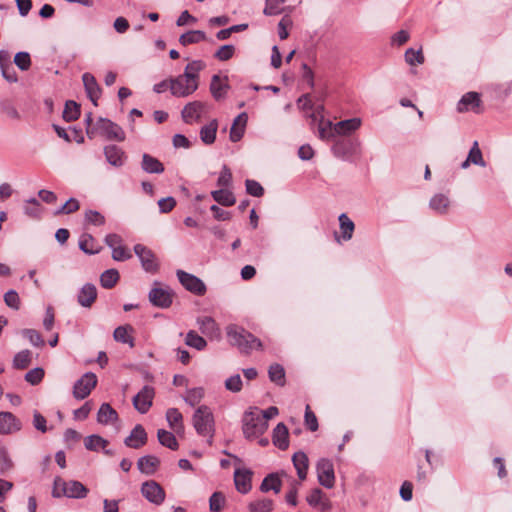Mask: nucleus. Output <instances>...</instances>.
Masks as SVG:
<instances>
[{
	"label": "nucleus",
	"mask_w": 512,
	"mask_h": 512,
	"mask_svg": "<svg viewBox=\"0 0 512 512\" xmlns=\"http://www.w3.org/2000/svg\"><path fill=\"white\" fill-rule=\"evenodd\" d=\"M104 155L109 164L114 167H121L124 165L127 156L122 148L116 145H107L104 147Z\"/></svg>",
	"instance_id": "nucleus-20"
},
{
	"label": "nucleus",
	"mask_w": 512,
	"mask_h": 512,
	"mask_svg": "<svg viewBox=\"0 0 512 512\" xmlns=\"http://www.w3.org/2000/svg\"><path fill=\"white\" fill-rule=\"evenodd\" d=\"M85 219L88 223L93 224L95 226H102L105 224V217L95 210H88L85 213Z\"/></svg>",
	"instance_id": "nucleus-63"
},
{
	"label": "nucleus",
	"mask_w": 512,
	"mask_h": 512,
	"mask_svg": "<svg viewBox=\"0 0 512 512\" xmlns=\"http://www.w3.org/2000/svg\"><path fill=\"white\" fill-rule=\"evenodd\" d=\"M323 492L319 488L313 489L307 496L306 500L312 507L320 506L323 511L329 509V503L327 500L323 501Z\"/></svg>",
	"instance_id": "nucleus-40"
},
{
	"label": "nucleus",
	"mask_w": 512,
	"mask_h": 512,
	"mask_svg": "<svg viewBox=\"0 0 512 512\" xmlns=\"http://www.w3.org/2000/svg\"><path fill=\"white\" fill-rule=\"evenodd\" d=\"M297 475L300 480H305L308 470V457L304 452H296L292 458Z\"/></svg>",
	"instance_id": "nucleus-33"
},
{
	"label": "nucleus",
	"mask_w": 512,
	"mask_h": 512,
	"mask_svg": "<svg viewBox=\"0 0 512 512\" xmlns=\"http://www.w3.org/2000/svg\"><path fill=\"white\" fill-rule=\"evenodd\" d=\"M21 421L11 412H0V434L7 435L20 431Z\"/></svg>",
	"instance_id": "nucleus-15"
},
{
	"label": "nucleus",
	"mask_w": 512,
	"mask_h": 512,
	"mask_svg": "<svg viewBox=\"0 0 512 512\" xmlns=\"http://www.w3.org/2000/svg\"><path fill=\"white\" fill-rule=\"evenodd\" d=\"M24 213L34 219H39L42 213V207L36 198H30L25 201Z\"/></svg>",
	"instance_id": "nucleus-46"
},
{
	"label": "nucleus",
	"mask_w": 512,
	"mask_h": 512,
	"mask_svg": "<svg viewBox=\"0 0 512 512\" xmlns=\"http://www.w3.org/2000/svg\"><path fill=\"white\" fill-rule=\"evenodd\" d=\"M288 428L284 423H278L273 429L272 442L280 450H286L289 446Z\"/></svg>",
	"instance_id": "nucleus-23"
},
{
	"label": "nucleus",
	"mask_w": 512,
	"mask_h": 512,
	"mask_svg": "<svg viewBox=\"0 0 512 512\" xmlns=\"http://www.w3.org/2000/svg\"><path fill=\"white\" fill-rule=\"evenodd\" d=\"M185 343L186 345L195 348L199 351L205 349V347L207 346L206 340L193 330L189 331L186 334Z\"/></svg>",
	"instance_id": "nucleus-48"
},
{
	"label": "nucleus",
	"mask_w": 512,
	"mask_h": 512,
	"mask_svg": "<svg viewBox=\"0 0 512 512\" xmlns=\"http://www.w3.org/2000/svg\"><path fill=\"white\" fill-rule=\"evenodd\" d=\"M229 89L227 78H221L219 75H213L210 83V91L216 100H221L226 96Z\"/></svg>",
	"instance_id": "nucleus-24"
},
{
	"label": "nucleus",
	"mask_w": 512,
	"mask_h": 512,
	"mask_svg": "<svg viewBox=\"0 0 512 512\" xmlns=\"http://www.w3.org/2000/svg\"><path fill=\"white\" fill-rule=\"evenodd\" d=\"M80 116V106L72 100L65 103L63 119L67 122L75 121Z\"/></svg>",
	"instance_id": "nucleus-45"
},
{
	"label": "nucleus",
	"mask_w": 512,
	"mask_h": 512,
	"mask_svg": "<svg viewBox=\"0 0 512 512\" xmlns=\"http://www.w3.org/2000/svg\"><path fill=\"white\" fill-rule=\"evenodd\" d=\"M157 438L162 446L167 447L171 450H177L179 447L178 441L172 432H169L164 429H159L157 431Z\"/></svg>",
	"instance_id": "nucleus-36"
},
{
	"label": "nucleus",
	"mask_w": 512,
	"mask_h": 512,
	"mask_svg": "<svg viewBox=\"0 0 512 512\" xmlns=\"http://www.w3.org/2000/svg\"><path fill=\"white\" fill-rule=\"evenodd\" d=\"M204 396V390L201 387H196L187 390L186 395L184 397V401L190 406L194 407L200 403Z\"/></svg>",
	"instance_id": "nucleus-49"
},
{
	"label": "nucleus",
	"mask_w": 512,
	"mask_h": 512,
	"mask_svg": "<svg viewBox=\"0 0 512 512\" xmlns=\"http://www.w3.org/2000/svg\"><path fill=\"white\" fill-rule=\"evenodd\" d=\"M246 191L254 197H261L264 194V189L261 184L255 180L247 179L245 181Z\"/></svg>",
	"instance_id": "nucleus-59"
},
{
	"label": "nucleus",
	"mask_w": 512,
	"mask_h": 512,
	"mask_svg": "<svg viewBox=\"0 0 512 512\" xmlns=\"http://www.w3.org/2000/svg\"><path fill=\"white\" fill-rule=\"evenodd\" d=\"M197 88V82L189 81L181 75L170 79V91L175 97H187L194 93Z\"/></svg>",
	"instance_id": "nucleus-12"
},
{
	"label": "nucleus",
	"mask_w": 512,
	"mask_h": 512,
	"mask_svg": "<svg viewBox=\"0 0 512 512\" xmlns=\"http://www.w3.org/2000/svg\"><path fill=\"white\" fill-rule=\"evenodd\" d=\"M204 68V64L200 60H194L187 64L184 73L181 75L189 81L197 82L199 80V72Z\"/></svg>",
	"instance_id": "nucleus-35"
},
{
	"label": "nucleus",
	"mask_w": 512,
	"mask_h": 512,
	"mask_svg": "<svg viewBox=\"0 0 512 512\" xmlns=\"http://www.w3.org/2000/svg\"><path fill=\"white\" fill-rule=\"evenodd\" d=\"M339 224L343 240H350L355 228L353 221L345 213H342L339 216Z\"/></svg>",
	"instance_id": "nucleus-39"
},
{
	"label": "nucleus",
	"mask_w": 512,
	"mask_h": 512,
	"mask_svg": "<svg viewBox=\"0 0 512 512\" xmlns=\"http://www.w3.org/2000/svg\"><path fill=\"white\" fill-rule=\"evenodd\" d=\"M206 110V104L201 101H193L186 104L181 112L182 120L186 124L200 121Z\"/></svg>",
	"instance_id": "nucleus-14"
},
{
	"label": "nucleus",
	"mask_w": 512,
	"mask_h": 512,
	"mask_svg": "<svg viewBox=\"0 0 512 512\" xmlns=\"http://www.w3.org/2000/svg\"><path fill=\"white\" fill-rule=\"evenodd\" d=\"M143 497L155 505H161L166 497L164 489L155 480H148L141 485Z\"/></svg>",
	"instance_id": "nucleus-10"
},
{
	"label": "nucleus",
	"mask_w": 512,
	"mask_h": 512,
	"mask_svg": "<svg viewBox=\"0 0 512 512\" xmlns=\"http://www.w3.org/2000/svg\"><path fill=\"white\" fill-rule=\"evenodd\" d=\"M31 352L29 350H22L18 352L13 359V366L16 369H25L30 365Z\"/></svg>",
	"instance_id": "nucleus-50"
},
{
	"label": "nucleus",
	"mask_w": 512,
	"mask_h": 512,
	"mask_svg": "<svg viewBox=\"0 0 512 512\" xmlns=\"http://www.w3.org/2000/svg\"><path fill=\"white\" fill-rule=\"evenodd\" d=\"M467 158L474 165L485 166V161L483 160L482 152L479 149L477 141L473 143Z\"/></svg>",
	"instance_id": "nucleus-53"
},
{
	"label": "nucleus",
	"mask_w": 512,
	"mask_h": 512,
	"mask_svg": "<svg viewBox=\"0 0 512 512\" xmlns=\"http://www.w3.org/2000/svg\"><path fill=\"white\" fill-rule=\"evenodd\" d=\"M14 63L22 71H26L31 66L30 55L27 52H18L14 57Z\"/></svg>",
	"instance_id": "nucleus-58"
},
{
	"label": "nucleus",
	"mask_w": 512,
	"mask_h": 512,
	"mask_svg": "<svg viewBox=\"0 0 512 512\" xmlns=\"http://www.w3.org/2000/svg\"><path fill=\"white\" fill-rule=\"evenodd\" d=\"M5 304L15 310L20 308V298L15 290H9L4 295Z\"/></svg>",
	"instance_id": "nucleus-61"
},
{
	"label": "nucleus",
	"mask_w": 512,
	"mask_h": 512,
	"mask_svg": "<svg viewBox=\"0 0 512 512\" xmlns=\"http://www.w3.org/2000/svg\"><path fill=\"white\" fill-rule=\"evenodd\" d=\"M166 420L172 430L176 432L184 430L183 416L177 408H169L166 411Z\"/></svg>",
	"instance_id": "nucleus-32"
},
{
	"label": "nucleus",
	"mask_w": 512,
	"mask_h": 512,
	"mask_svg": "<svg viewBox=\"0 0 512 512\" xmlns=\"http://www.w3.org/2000/svg\"><path fill=\"white\" fill-rule=\"evenodd\" d=\"M82 81L88 98L95 106H97V101L101 96V88L97 83L95 77L90 73H84L82 75Z\"/></svg>",
	"instance_id": "nucleus-19"
},
{
	"label": "nucleus",
	"mask_w": 512,
	"mask_h": 512,
	"mask_svg": "<svg viewBox=\"0 0 512 512\" xmlns=\"http://www.w3.org/2000/svg\"><path fill=\"white\" fill-rule=\"evenodd\" d=\"M226 332L229 343L237 347L241 353L249 354L254 349L262 348L260 339L242 327L230 325L227 327Z\"/></svg>",
	"instance_id": "nucleus-1"
},
{
	"label": "nucleus",
	"mask_w": 512,
	"mask_h": 512,
	"mask_svg": "<svg viewBox=\"0 0 512 512\" xmlns=\"http://www.w3.org/2000/svg\"><path fill=\"white\" fill-rule=\"evenodd\" d=\"M108 441L99 435H89L84 439V446L89 451L105 449Z\"/></svg>",
	"instance_id": "nucleus-43"
},
{
	"label": "nucleus",
	"mask_w": 512,
	"mask_h": 512,
	"mask_svg": "<svg viewBox=\"0 0 512 512\" xmlns=\"http://www.w3.org/2000/svg\"><path fill=\"white\" fill-rule=\"evenodd\" d=\"M95 131L105 136L108 140H116L120 142L125 140V132L123 129L118 124L106 118H99L96 122L95 128L87 129L88 137L92 138Z\"/></svg>",
	"instance_id": "nucleus-5"
},
{
	"label": "nucleus",
	"mask_w": 512,
	"mask_h": 512,
	"mask_svg": "<svg viewBox=\"0 0 512 512\" xmlns=\"http://www.w3.org/2000/svg\"><path fill=\"white\" fill-rule=\"evenodd\" d=\"M118 413L109 403H103L97 413V421L102 425H108L118 420Z\"/></svg>",
	"instance_id": "nucleus-26"
},
{
	"label": "nucleus",
	"mask_w": 512,
	"mask_h": 512,
	"mask_svg": "<svg viewBox=\"0 0 512 512\" xmlns=\"http://www.w3.org/2000/svg\"><path fill=\"white\" fill-rule=\"evenodd\" d=\"M96 298L97 289L95 285L92 283H86L80 289L77 301L82 307L89 308L95 302Z\"/></svg>",
	"instance_id": "nucleus-21"
},
{
	"label": "nucleus",
	"mask_w": 512,
	"mask_h": 512,
	"mask_svg": "<svg viewBox=\"0 0 512 512\" xmlns=\"http://www.w3.org/2000/svg\"><path fill=\"white\" fill-rule=\"evenodd\" d=\"M273 507V501L267 498L252 501L248 505L250 512H271Z\"/></svg>",
	"instance_id": "nucleus-44"
},
{
	"label": "nucleus",
	"mask_w": 512,
	"mask_h": 512,
	"mask_svg": "<svg viewBox=\"0 0 512 512\" xmlns=\"http://www.w3.org/2000/svg\"><path fill=\"white\" fill-rule=\"evenodd\" d=\"M242 423L243 434L247 439L259 437L268 429V422L261 417L257 409L245 412Z\"/></svg>",
	"instance_id": "nucleus-4"
},
{
	"label": "nucleus",
	"mask_w": 512,
	"mask_h": 512,
	"mask_svg": "<svg viewBox=\"0 0 512 512\" xmlns=\"http://www.w3.org/2000/svg\"><path fill=\"white\" fill-rule=\"evenodd\" d=\"M155 390L152 386L145 385L133 398L134 408L141 414H145L152 406Z\"/></svg>",
	"instance_id": "nucleus-13"
},
{
	"label": "nucleus",
	"mask_w": 512,
	"mask_h": 512,
	"mask_svg": "<svg viewBox=\"0 0 512 512\" xmlns=\"http://www.w3.org/2000/svg\"><path fill=\"white\" fill-rule=\"evenodd\" d=\"M225 388L231 392H239L242 389V380L239 374L230 376L225 381Z\"/></svg>",
	"instance_id": "nucleus-62"
},
{
	"label": "nucleus",
	"mask_w": 512,
	"mask_h": 512,
	"mask_svg": "<svg viewBox=\"0 0 512 512\" xmlns=\"http://www.w3.org/2000/svg\"><path fill=\"white\" fill-rule=\"evenodd\" d=\"M235 53V47L231 44L221 46L214 54L220 61L230 60Z\"/></svg>",
	"instance_id": "nucleus-57"
},
{
	"label": "nucleus",
	"mask_w": 512,
	"mask_h": 512,
	"mask_svg": "<svg viewBox=\"0 0 512 512\" xmlns=\"http://www.w3.org/2000/svg\"><path fill=\"white\" fill-rule=\"evenodd\" d=\"M22 334L30 341L32 345L36 347H43L45 344L40 333L34 329H24Z\"/></svg>",
	"instance_id": "nucleus-56"
},
{
	"label": "nucleus",
	"mask_w": 512,
	"mask_h": 512,
	"mask_svg": "<svg viewBox=\"0 0 512 512\" xmlns=\"http://www.w3.org/2000/svg\"><path fill=\"white\" fill-rule=\"evenodd\" d=\"M160 465V460L156 456L146 455L140 457L137 461V467L141 473L153 475Z\"/></svg>",
	"instance_id": "nucleus-25"
},
{
	"label": "nucleus",
	"mask_w": 512,
	"mask_h": 512,
	"mask_svg": "<svg viewBox=\"0 0 512 512\" xmlns=\"http://www.w3.org/2000/svg\"><path fill=\"white\" fill-rule=\"evenodd\" d=\"M43 377L44 370L42 368L37 367L26 373L25 380L32 385H37L42 381Z\"/></svg>",
	"instance_id": "nucleus-60"
},
{
	"label": "nucleus",
	"mask_w": 512,
	"mask_h": 512,
	"mask_svg": "<svg viewBox=\"0 0 512 512\" xmlns=\"http://www.w3.org/2000/svg\"><path fill=\"white\" fill-rule=\"evenodd\" d=\"M360 126L361 120L359 118H351L334 124V130L338 135H348L356 131Z\"/></svg>",
	"instance_id": "nucleus-30"
},
{
	"label": "nucleus",
	"mask_w": 512,
	"mask_h": 512,
	"mask_svg": "<svg viewBox=\"0 0 512 512\" xmlns=\"http://www.w3.org/2000/svg\"><path fill=\"white\" fill-rule=\"evenodd\" d=\"M212 198L222 206H232L236 199L234 194L227 189H219L211 192Z\"/></svg>",
	"instance_id": "nucleus-34"
},
{
	"label": "nucleus",
	"mask_w": 512,
	"mask_h": 512,
	"mask_svg": "<svg viewBox=\"0 0 512 512\" xmlns=\"http://www.w3.org/2000/svg\"><path fill=\"white\" fill-rule=\"evenodd\" d=\"M134 329L131 325L119 326L114 330V340L120 343L128 344L130 347H134V338L132 333Z\"/></svg>",
	"instance_id": "nucleus-28"
},
{
	"label": "nucleus",
	"mask_w": 512,
	"mask_h": 512,
	"mask_svg": "<svg viewBox=\"0 0 512 512\" xmlns=\"http://www.w3.org/2000/svg\"><path fill=\"white\" fill-rule=\"evenodd\" d=\"M88 494V489L79 481H64L61 477L54 479L52 496L60 498L66 496L68 498L82 499Z\"/></svg>",
	"instance_id": "nucleus-3"
},
{
	"label": "nucleus",
	"mask_w": 512,
	"mask_h": 512,
	"mask_svg": "<svg viewBox=\"0 0 512 512\" xmlns=\"http://www.w3.org/2000/svg\"><path fill=\"white\" fill-rule=\"evenodd\" d=\"M120 275L116 269L105 270L100 275V284L105 289L113 288L119 281Z\"/></svg>",
	"instance_id": "nucleus-38"
},
{
	"label": "nucleus",
	"mask_w": 512,
	"mask_h": 512,
	"mask_svg": "<svg viewBox=\"0 0 512 512\" xmlns=\"http://www.w3.org/2000/svg\"><path fill=\"white\" fill-rule=\"evenodd\" d=\"M449 206V199L443 194H436L430 200V207L437 213L444 214Z\"/></svg>",
	"instance_id": "nucleus-47"
},
{
	"label": "nucleus",
	"mask_w": 512,
	"mask_h": 512,
	"mask_svg": "<svg viewBox=\"0 0 512 512\" xmlns=\"http://www.w3.org/2000/svg\"><path fill=\"white\" fill-rule=\"evenodd\" d=\"M481 99L477 92H468L462 96L457 105L458 112H466L472 110L476 113L480 112Z\"/></svg>",
	"instance_id": "nucleus-17"
},
{
	"label": "nucleus",
	"mask_w": 512,
	"mask_h": 512,
	"mask_svg": "<svg viewBox=\"0 0 512 512\" xmlns=\"http://www.w3.org/2000/svg\"><path fill=\"white\" fill-rule=\"evenodd\" d=\"M134 252L140 259L142 268L148 273H156L159 269L157 258L153 251L142 244L134 246Z\"/></svg>",
	"instance_id": "nucleus-11"
},
{
	"label": "nucleus",
	"mask_w": 512,
	"mask_h": 512,
	"mask_svg": "<svg viewBox=\"0 0 512 512\" xmlns=\"http://www.w3.org/2000/svg\"><path fill=\"white\" fill-rule=\"evenodd\" d=\"M148 297L153 306L162 309L169 308L173 302V292L169 288L160 287L158 282L154 283Z\"/></svg>",
	"instance_id": "nucleus-7"
},
{
	"label": "nucleus",
	"mask_w": 512,
	"mask_h": 512,
	"mask_svg": "<svg viewBox=\"0 0 512 512\" xmlns=\"http://www.w3.org/2000/svg\"><path fill=\"white\" fill-rule=\"evenodd\" d=\"M262 492H268L273 490L275 493H279L281 490V480L277 474H269L266 476L260 486Z\"/></svg>",
	"instance_id": "nucleus-41"
},
{
	"label": "nucleus",
	"mask_w": 512,
	"mask_h": 512,
	"mask_svg": "<svg viewBox=\"0 0 512 512\" xmlns=\"http://www.w3.org/2000/svg\"><path fill=\"white\" fill-rule=\"evenodd\" d=\"M286 0H266L265 8L263 13L267 16H274L282 13L281 5L285 3Z\"/></svg>",
	"instance_id": "nucleus-52"
},
{
	"label": "nucleus",
	"mask_w": 512,
	"mask_h": 512,
	"mask_svg": "<svg viewBox=\"0 0 512 512\" xmlns=\"http://www.w3.org/2000/svg\"><path fill=\"white\" fill-rule=\"evenodd\" d=\"M206 40L205 32L201 30H191L182 34L179 38L180 44L187 46L190 44L199 43Z\"/></svg>",
	"instance_id": "nucleus-37"
},
{
	"label": "nucleus",
	"mask_w": 512,
	"mask_h": 512,
	"mask_svg": "<svg viewBox=\"0 0 512 512\" xmlns=\"http://www.w3.org/2000/svg\"><path fill=\"white\" fill-rule=\"evenodd\" d=\"M196 432L203 437H208V444L212 445L215 433V421L211 409L206 405L199 406L192 417Z\"/></svg>",
	"instance_id": "nucleus-2"
},
{
	"label": "nucleus",
	"mask_w": 512,
	"mask_h": 512,
	"mask_svg": "<svg viewBox=\"0 0 512 512\" xmlns=\"http://www.w3.org/2000/svg\"><path fill=\"white\" fill-rule=\"evenodd\" d=\"M97 385V377L92 372H87L78 379L73 386V396L77 400L88 397Z\"/></svg>",
	"instance_id": "nucleus-6"
},
{
	"label": "nucleus",
	"mask_w": 512,
	"mask_h": 512,
	"mask_svg": "<svg viewBox=\"0 0 512 512\" xmlns=\"http://www.w3.org/2000/svg\"><path fill=\"white\" fill-rule=\"evenodd\" d=\"M147 440L148 436L144 427L141 424H137L129 436L125 438L124 444L129 448L139 449L147 443Z\"/></svg>",
	"instance_id": "nucleus-16"
},
{
	"label": "nucleus",
	"mask_w": 512,
	"mask_h": 512,
	"mask_svg": "<svg viewBox=\"0 0 512 512\" xmlns=\"http://www.w3.org/2000/svg\"><path fill=\"white\" fill-rule=\"evenodd\" d=\"M252 471L249 469H236L234 483L238 492L246 494L251 490Z\"/></svg>",
	"instance_id": "nucleus-18"
},
{
	"label": "nucleus",
	"mask_w": 512,
	"mask_h": 512,
	"mask_svg": "<svg viewBox=\"0 0 512 512\" xmlns=\"http://www.w3.org/2000/svg\"><path fill=\"white\" fill-rule=\"evenodd\" d=\"M141 167L146 173L160 174L164 172V165L157 158L147 153L142 156Z\"/></svg>",
	"instance_id": "nucleus-29"
},
{
	"label": "nucleus",
	"mask_w": 512,
	"mask_h": 512,
	"mask_svg": "<svg viewBox=\"0 0 512 512\" xmlns=\"http://www.w3.org/2000/svg\"><path fill=\"white\" fill-rule=\"evenodd\" d=\"M248 116L245 112L240 113L233 121V124L230 128V140L232 142H238L242 139L246 124H247Z\"/></svg>",
	"instance_id": "nucleus-22"
},
{
	"label": "nucleus",
	"mask_w": 512,
	"mask_h": 512,
	"mask_svg": "<svg viewBox=\"0 0 512 512\" xmlns=\"http://www.w3.org/2000/svg\"><path fill=\"white\" fill-rule=\"evenodd\" d=\"M177 277L181 285L189 292L202 296L206 293V285L197 276L183 270H177Z\"/></svg>",
	"instance_id": "nucleus-9"
},
{
	"label": "nucleus",
	"mask_w": 512,
	"mask_h": 512,
	"mask_svg": "<svg viewBox=\"0 0 512 512\" xmlns=\"http://www.w3.org/2000/svg\"><path fill=\"white\" fill-rule=\"evenodd\" d=\"M319 483L325 488L331 489L335 484L334 465L331 460L322 458L316 465Z\"/></svg>",
	"instance_id": "nucleus-8"
},
{
	"label": "nucleus",
	"mask_w": 512,
	"mask_h": 512,
	"mask_svg": "<svg viewBox=\"0 0 512 512\" xmlns=\"http://www.w3.org/2000/svg\"><path fill=\"white\" fill-rule=\"evenodd\" d=\"M405 60L409 65L422 64L424 62V56L421 50H414L409 48L405 52Z\"/></svg>",
	"instance_id": "nucleus-55"
},
{
	"label": "nucleus",
	"mask_w": 512,
	"mask_h": 512,
	"mask_svg": "<svg viewBox=\"0 0 512 512\" xmlns=\"http://www.w3.org/2000/svg\"><path fill=\"white\" fill-rule=\"evenodd\" d=\"M226 499L222 492H214L209 499V508L212 512H220L225 505Z\"/></svg>",
	"instance_id": "nucleus-51"
},
{
	"label": "nucleus",
	"mask_w": 512,
	"mask_h": 512,
	"mask_svg": "<svg viewBox=\"0 0 512 512\" xmlns=\"http://www.w3.org/2000/svg\"><path fill=\"white\" fill-rule=\"evenodd\" d=\"M200 331L210 337H218L220 330L212 317L205 316L197 319Z\"/></svg>",
	"instance_id": "nucleus-27"
},
{
	"label": "nucleus",
	"mask_w": 512,
	"mask_h": 512,
	"mask_svg": "<svg viewBox=\"0 0 512 512\" xmlns=\"http://www.w3.org/2000/svg\"><path fill=\"white\" fill-rule=\"evenodd\" d=\"M268 375L270 381L274 382L278 386L285 385V370L282 365L277 363L270 365Z\"/></svg>",
	"instance_id": "nucleus-42"
},
{
	"label": "nucleus",
	"mask_w": 512,
	"mask_h": 512,
	"mask_svg": "<svg viewBox=\"0 0 512 512\" xmlns=\"http://www.w3.org/2000/svg\"><path fill=\"white\" fill-rule=\"evenodd\" d=\"M94 240L90 235H84L79 241V248L86 254H96L99 252L98 248H94Z\"/></svg>",
	"instance_id": "nucleus-54"
},
{
	"label": "nucleus",
	"mask_w": 512,
	"mask_h": 512,
	"mask_svg": "<svg viewBox=\"0 0 512 512\" xmlns=\"http://www.w3.org/2000/svg\"><path fill=\"white\" fill-rule=\"evenodd\" d=\"M218 129V121L211 120L208 124L200 129V139L206 145H211L215 142L216 133Z\"/></svg>",
	"instance_id": "nucleus-31"
},
{
	"label": "nucleus",
	"mask_w": 512,
	"mask_h": 512,
	"mask_svg": "<svg viewBox=\"0 0 512 512\" xmlns=\"http://www.w3.org/2000/svg\"><path fill=\"white\" fill-rule=\"evenodd\" d=\"M319 137L322 140H327L330 138H333L336 135V132L334 130V124L332 122L328 121L325 124L319 125Z\"/></svg>",
	"instance_id": "nucleus-64"
}]
</instances>
